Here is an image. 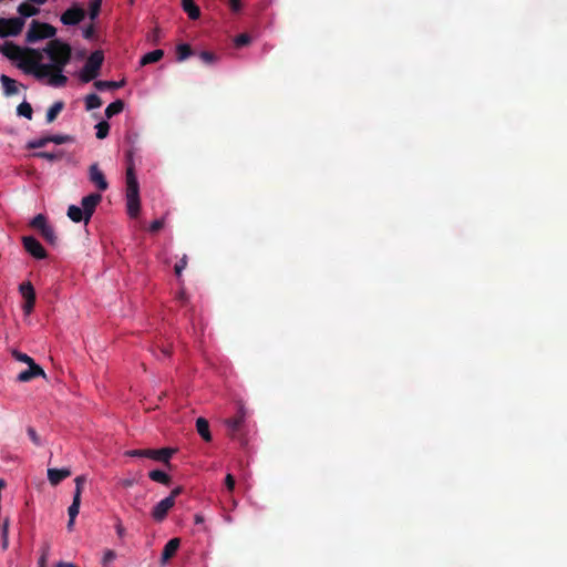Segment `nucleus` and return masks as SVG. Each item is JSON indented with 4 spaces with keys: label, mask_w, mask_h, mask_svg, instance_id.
Masks as SVG:
<instances>
[{
    "label": "nucleus",
    "mask_w": 567,
    "mask_h": 567,
    "mask_svg": "<svg viewBox=\"0 0 567 567\" xmlns=\"http://www.w3.org/2000/svg\"><path fill=\"white\" fill-rule=\"evenodd\" d=\"M43 52L48 55L51 63H41L42 54L39 50L27 48L29 58L21 65L25 73L32 74L38 80L45 79L52 68H65L72 58V49L68 43L53 39L47 43Z\"/></svg>",
    "instance_id": "1"
},
{
    "label": "nucleus",
    "mask_w": 567,
    "mask_h": 567,
    "mask_svg": "<svg viewBox=\"0 0 567 567\" xmlns=\"http://www.w3.org/2000/svg\"><path fill=\"white\" fill-rule=\"evenodd\" d=\"M126 208L132 218H136L141 210L140 185L132 163L126 168Z\"/></svg>",
    "instance_id": "2"
},
{
    "label": "nucleus",
    "mask_w": 567,
    "mask_h": 567,
    "mask_svg": "<svg viewBox=\"0 0 567 567\" xmlns=\"http://www.w3.org/2000/svg\"><path fill=\"white\" fill-rule=\"evenodd\" d=\"M104 61V54L103 51L96 50L90 54L87 60L85 61L84 66L82 68L80 72V80L84 83H89L93 80H95L99 74L101 66Z\"/></svg>",
    "instance_id": "3"
},
{
    "label": "nucleus",
    "mask_w": 567,
    "mask_h": 567,
    "mask_svg": "<svg viewBox=\"0 0 567 567\" xmlns=\"http://www.w3.org/2000/svg\"><path fill=\"white\" fill-rule=\"evenodd\" d=\"M176 452L175 449L163 447L159 450L154 449H143V450H131L126 453V455L131 457H147L157 462H162L167 466H171L169 460L173 454Z\"/></svg>",
    "instance_id": "4"
},
{
    "label": "nucleus",
    "mask_w": 567,
    "mask_h": 567,
    "mask_svg": "<svg viewBox=\"0 0 567 567\" xmlns=\"http://www.w3.org/2000/svg\"><path fill=\"white\" fill-rule=\"evenodd\" d=\"M55 33L56 30L51 24L33 20L27 32L25 40L29 43H34L43 39H51Z\"/></svg>",
    "instance_id": "5"
},
{
    "label": "nucleus",
    "mask_w": 567,
    "mask_h": 567,
    "mask_svg": "<svg viewBox=\"0 0 567 567\" xmlns=\"http://www.w3.org/2000/svg\"><path fill=\"white\" fill-rule=\"evenodd\" d=\"M24 27L22 18H0V37H16L21 33Z\"/></svg>",
    "instance_id": "6"
},
{
    "label": "nucleus",
    "mask_w": 567,
    "mask_h": 567,
    "mask_svg": "<svg viewBox=\"0 0 567 567\" xmlns=\"http://www.w3.org/2000/svg\"><path fill=\"white\" fill-rule=\"evenodd\" d=\"M19 291L24 299L23 311L30 315L35 306V290L30 281H25L20 285Z\"/></svg>",
    "instance_id": "7"
},
{
    "label": "nucleus",
    "mask_w": 567,
    "mask_h": 567,
    "mask_svg": "<svg viewBox=\"0 0 567 567\" xmlns=\"http://www.w3.org/2000/svg\"><path fill=\"white\" fill-rule=\"evenodd\" d=\"M102 202V195L100 193H92L84 196L81 200V208L86 214L85 224H89L93 216L97 205Z\"/></svg>",
    "instance_id": "8"
},
{
    "label": "nucleus",
    "mask_w": 567,
    "mask_h": 567,
    "mask_svg": "<svg viewBox=\"0 0 567 567\" xmlns=\"http://www.w3.org/2000/svg\"><path fill=\"white\" fill-rule=\"evenodd\" d=\"M22 244L25 251L29 252L32 257L37 259H44L47 257L45 249L37 238L32 236H24L22 238Z\"/></svg>",
    "instance_id": "9"
},
{
    "label": "nucleus",
    "mask_w": 567,
    "mask_h": 567,
    "mask_svg": "<svg viewBox=\"0 0 567 567\" xmlns=\"http://www.w3.org/2000/svg\"><path fill=\"white\" fill-rule=\"evenodd\" d=\"M89 181L95 185L100 192H105L109 188V183L104 173L101 171L97 163H93L89 167Z\"/></svg>",
    "instance_id": "10"
},
{
    "label": "nucleus",
    "mask_w": 567,
    "mask_h": 567,
    "mask_svg": "<svg viewBox=\"0 0 567 567\" xmlns=\"http://www.w3.org/2000/svg\"><path fill=\"white\" fill-rule=\"evenodd\" d=\"M85 18L84 9L73 6L65 10L61 16V22L64 25H76Z\"/></svg>",
    "instance_id": "11"
},
{
    "label": "nucleus",
    "mask_w": 567,
    "mask_h": 567,
    "mask_svg": "<svg viewBox=\"0 0 567 567\" xmlns=\"http://www.w3.org/2000/svg\"><path fill=\"white\" fill-rule=\"evenodd\" d=\"M245 415H246V413H245L244 406L240 405L238 408L236 415L226 420L225 423L227 425L228 434L230 437H233V439L237 437V433L240 431V429L244 424Z\"/></svg>",
    "instance_id": "12"
},
{
    "label": "nucleus",
    "mask_w": 567,
    "mask_h": 567,
    "mask_svg": "<svg viewBox=\"0 0 567 567\" xmlns=\"http://www.w3.org/2000/svg\"><path fill=\"white\" fill-rule=\"evenodd\" d=\"M173 507L172 497H165L153 507L151 515L155 522L161 523L167 517Z\"/></svg>",
    "instance_id": "13"
},
{
    "label": "nucleus",
    "mask_w": 567,
    "mask_h": 567,
    "mask_svg": "<svg viewBox=\"0 0 567 567\" xmlns=\"http://www.w3.org/2000/svg\"><path fill=\"white\" fill-rule=\"evenodd\" d=\"M2 53L11 60L22 59L23 61L20 64V66L24 64L25 60L29 58L27 49L23 51L19 45L12 42H7L4 44V47L2 48Z\"/></svg>",
    "instance_id": "14"
},
{
    "label": "nucleus",
    "mask_w": 567,
    "mask_h": 567,
    "mask_svg": "<svg viewBox=\"0 0 567 567\" xmlns=\"http://www.w3.org/2000/svg\"><path fill=\"white\" fill-rule=\"evenodd\" d=\"M29 368L24 371H21L17 380L19 382H29L38 377H45L44 370L37 363L28 365Z\"/></svg>",
    "instance_id": "15"
},
{
    "label": "nucleus",
    "mask_w": 567,
    "mask_h": 567,
    "mask_svg": "<svg viewBox=\"0 0 567 567\" xmlns=\"http://www.w3.org/2000/svg\"><path fill=\"white\" fill-rule=\"evenodd\" d=\"M64 68H52V71L47 74L48 84L53 87H63L68 83V78L63 74Z\"/></svg>",
    "instance_id": "16"
},
{
    "label": "nucleus",
    "mask_w": 567,
    "mask_h": 567,
    "mask_svg": "<svg viewBox=\"0 0 567 567\" xmlns=\"http://www.w3.org/2000/svg\"><path fill=\"white\" fill-rule=\"evenodd\" d=\"M179 546H181L179 538L169 539L163 548L162 558H161L162 563H166L172 557H174L176 551L178 550Z\"/></svg>",
    "instance_id": "17"
},
{
    "label": "nucleus",
    "mask_w": 567,
    "mask_h": 567,
    "mask_svg": "<svg viewBox=\"0 0 567 567\" xmlns=\"http://www.w3.org/2000/svg\"><path fill=\"white\" fill-rule=\"evenodd\" d=\"M71 475V471L68 468H49L48 478L52 485L60 484L64 478Z\"/></svg>",
    "instance_id": "18"
},
{
    "label": "nucleus",
    "mask_w": 567,
    "mask_h": 567,
    "mask_svg": "<svg viewBox=\"0 0 567 567\" xmlns=\"http://www.w3.org/2000/svg\"><path fill=\"white\" fill-rule=\"evenodd\" d=\"M182 8L190 20H197L200 17V9L194 0H182Z\"/></svg>",
    "instance_id": "19"
},
{
    "label": "nucleus",
    "mask_w": 567,
    "mask_h": 567,
    "mask_svg": "<svg viewBox=\"0 0 567 567\" xmlns=\"http://www.w3.org/2000/svg\"><path fill=\"white\" fill-rule=\"evenodd\" d=\"M0 81L3 87L4 95L12 96L18 93V82L8 75H1Z\"/></svg>",
    "instance_id": "20"
},
{
    "label": "nucleus",
    "mask_w": 567,
    "mask_h": 567,
    "mask_svg": "<svg viewBox=\"0 0 567 567\" xmlns=\"http://www.w3.org/2000/svg\"><path fill=\"white\" fill-rule=\"evenodd\" d=\"M196 430L198 432V434L202 436V439L206 442H210L212 441V433H210V430H209V423L206 419L204 417H198L196 420Z\"/></svg>",
    "instance_id": "21"
},
{
    "label": "nucleus",
    "mask_w": 567,
    "mask_h": 567,
    "mask_svg": "<svg viewBox=\"0 0 567 567\" xmlns=\"http://www.w3.org/2000/svg\"><path fill=\"white\" fill-rule=\"evenodd\" d=\"M66 215L73 223H85L86 214L76 205H70Z\"/></svg>",
    "instance_id": "22"
},
{
    "label": "nucleus",
    "mask_w": 567,
    "mask_h": 567,
    "mask_svg": "<svg viewBox=\"0 0 567 567\" xmlns=\"http://www.w3.org/2000/svg\"><path fill=\"white\" fill-rule=\"evenodd\" d=\"M63 107H64V103L62 101L54 102L47 111V115H45L47 122L52 123L58 117V115L61 113Z\"/></svg>",
    "instance_id": "23"
},
{
    "label": "nucleus",
    "mask_w": 567,
    "mask_h": 567,
    "mask_svg": "<svg viewBox=\"0 0 567 567\" xmlns=\"http://www.w3.org/2000/svg\"><path fill=\"white\" fill-rule=\"evenodd\" d=\"M148 477L154 482H157V483H161V484H164L167 486L172 483L171 476L161 470L151 471L148 473Z\"/></svg>",
    "instance_id": "24"
},
{
    "label": "nucleus",
    "mask_w": 567,
    "mask_h": 567,
    "mask_svg": "<svg viewBox=\"0 0 567 567\" xmlns=\"http://www.w3.org/2000/svg\"><path fill=\"white\" fill-rule=\"evenodd\" d=\"M123 85H124V81L116 82V81L97 80L94 82V86L99 91L117 90V89L122 87Z\"/></svg>",
    "instance_id": "25"
},
{
    "label": "nucleus",
    "mask_w": 567,
    "mask_h": 567,
    "mask_svg": "<svg viewBox=\"0 0 567 567\" xmlns=\"http://www.w3.org/2000/svg\"><path fill=\"white\" fill-rule=\"evenodd\" d=\"M163 56H164V51L163 50H161V49L153 50V51L146 53L141 59V65H146V64L155 63V62L159 61Z\"/></svg>",
    "instance_id": "26"
},
{
    "label": "nucleus",
    "mask_w": 567,
    "mask_h": 567,
    "mask_svg": "<svg viewBox=\"0 0 567 567\" xmlns=\"http://www.w3.org/2000/svg\"><path fill=\"white\" fill-rule=\"evenodd\" d=\"M18 12L21 16L20 18L23 19L37 16L40 12V10L30 3L23 2L19 4Z\"/></svg>",
    "instance_id": "27"
},
{
    "label": "nucleus",
    "mask_w": 567,
    "mask_h": 567,
    "mask_svg": "<svg viewBox=\"0 0 567 567\" xmlns=\"http://www.w3.org/2000/svg\"><path fill=\"white\" fill-rule=\"evenodd\" d=\"M124 110V102L122 100H116L107 105L105 109V116L107 118L113 117L116 114H120Z\"/></svg>",
    "instance_id": "28"
},
{
    "label": "nucleus",
    "mask_w": 567,
    "mask_h": 567,
    "mask_svg": "<svg viewBox=\"0 0 567 567\" xmlns=\"http://www.w3.org/2000/svg\"><path fill=\"white\" fill-rule=\"evenodd\" d=\"M193 50L189 44L182 43L176 48L177 61H184L193 55Z\"/></svg>",
    "instance_id": "29"
},
{
    "label": "nucleus",
    "mask_w": 567,
    "mask_h": 567,
    "mask_svg": "<svg viewBox=\"0 0 567 567\" xmlns=\"http://www.w3.org/2000/svg\"><path fill=\"white\" fill-rule=\"evenodd\" d=\"M101 105H102V100H101V97L97 94L91 93V94L86 95V97H85V107H86L87 111L97 109Z\"/></svg>",
    "instance_id": "30"
},
{
    "label": "nucleus",
    "mask_w": 567,
    "mask_h": 567,
    "mask_svg": "<svg viewBox=\"0 0 567 567\" xmlns=\"http://www.w3.org/2000/svg\"><path fill=\"white\" fill-rule=\"evenodd\" d=\"M17 113L20 116H23V117H25L28 120H31L32 118V114H33V110H32L31 104L24 101V102H22V103H20L18 105Z\"/></svg>",
    "instance_id": "31"
},
{
    "label": "nucleus",
    "mask_w": 567,
    "mask_h": 567,
    "mask_svg": "<svg viewBox=\"0 0 567 567\" xmlns=\"http://www.w3.org/2000/svg\"><path fill=\"white\" fill-rule=\"evenodd\" d=\"M42 237L51 245H55L58 241V237L55 235L54 228L48 225L42 231Z\"/></svg>",
    "instance_id": "32"
},
{
    "label": "nucleus",
    "mask_w": 567,
    "mask_h": 567,
    "mask_svg": "<svg viewBox=\"0 0 567 567\" xmlns=\"http://www.w3.org/2000/svg\"><path fill=\"white\" fill-rule=\"evenodd\" d=\"M96 128V137L99 140H103L109 135L110 124L106 121H102L95 125Z\"/></svg>",
    "instance_id": "33"
},
{
    "label": "nucleus",
    "mask_w": 567,
    "mask_h": 567,
    "mask_svg": "<svg viewBox=\"0 0 567 567\" xmlns=\"http://www.w3.org/2000/svg\"><path fill=\"white\" fill-rule=\"evenodd\" d=\"M102 0H91L89 6V16L91 20L97 18L101 11Z\"/></svg>",
    "instance_id": "34"
},
{
    "label": "nucleus",
    "mask_w": 567,
    "mask_h": 567,
    "mask_svg": "<svg viewBox=\"0 0 567 567\" xmlns=\"http://www.w3.org/2000/svg\"><path fill=\"white\" fill-rule=\"evenodd\" d=\"M30 226L39 229L41 233L48 226L45 216L42 214L34 216L30 223Z\"/></svg>",
    "instance_id": "35"
},
{
    "label": "nucleus",
    "mask_w": 567,
    "mask_h": 567,
    "mask_svg": "<svg viewBox=\"0 0 567 567\" xmlns=\"http://www.w3.org/2000/svg\"><path fill=\"white\" fill-rule=\"evenodd\" d=\"M48 143H50L49 135L28 142L27 148H29V150L41 148V147H44Z\"/></svg>",
    "instance_id": "36"
},
{
    "label": "nucleus",
    "mask_w": 567,
    "mask_h": 567,
    "mask_svg": "<svg viewBox=\"0 0 567 567\" xmlns=\"http://www.w3.org/2000/svg\"><path fill=\"white\" fill-rule=\"evenodd\" d=\"M62 152H58V153H51V152H38L34 154V156L39 157V158H43V159H47V161H50V162H55V161H59L62 158Z\"/></svg>",
    "instance_id": "37"
},
{
    "label": "nucleus",
    "mask_w": 567,
    "mask_h": 567,
    "mask_svg": "<svg viewBox=\"0 0 567 567\" xmlns=\"http://www.w3.org/2000/svg\"><path fill=\"white\" fill-rule=\"evenodd\" d=\"M80 504H81V499H79V494L74 495L73 502L68 509L69 517H71L72 519H75V517L78 516L79 511H80Z\"/></svg>",
    "instance_id": "38"
},
{
    "label": "nucleus",
    "mask_w": 567,
    "mask_h": 567,
    "mask_svg": "<svg viewBox=\"0 0 567 567\" xmlns=\"http://www.w3.org/2000/svg\"><path fill=\"white\" fill-rule=\"evenodd\" d=\"M49 140H50V143L61 145V144L72 142L73 137L71 135L55 134V135H49Z\"/></svg>",
    "instance_id": "39"
},
{
    "label": "nucleus",
    "mask_w": 567,
    "mask_h": 567,
    "mask_svg": "<svg viewBox=\"0 0 567 567\" xmlns=\"http://www.w3.org/2000/svg\"><path fill=\"white\" fill-rule=\"evenodd\" d=\"M2 549L6 550L9 546V519L3 522L1 528Z\"/></svg>",
    "instance_id": "40"
},
{
    "label": "nucleus",
    "mask_w": 567,
    "mask_h": 567,
    "mask_svg": "<svg viewBox=\"0 0 567 567\" xmlns=\"http://www.w3.org/2000/svg\"><path fill=\"white\" fill-rule=\"evenodd\" d=\"M12 357L20 362L27 363L28 365L35 363V361L29 357L27 353L20 352L18 350L12 351Z\"/></svg>",
    "instance_id": "41"
},
{
    "label": "nucleus",
    "mask_w": 567,
    "mask_h": 567,
    "mask_svg": "<svg viewBox=\"0 0 567 567\" xmlns=\"http://www.w3.org/2000/svg\"><path fill=\"white\" fill-rule=\"evenodd\" d=\"M116 558V553L113 549H106L102 558V566L109 567V565Z\"/></svg>",
    "instance_id": "42"
},
{
    "label": "nucleus",
    "mask_w": 567,
    "mask_h": 567,
    "mask_svg": "<svg viewBox=\"0 0 567 567\" xmlns=\"http://www.w3.org/2000/svg\"><path fill=\"white\" fill-rule=\"evenodd\" d=\"M251 41V38L247 34V33H241V34H238L234 42H235V45L237 48H241V47H245L247 44H249Z\"/></svg>",
    "instance_id": "43"
},
{
    "label": "nucleus",
    "mask_w": 567,
    "mask_h": 567,
    "mask_svg": "<svg viewBox=\"0 0 567 567\" xmlns=\"http://www.w3.org/2000/svg\"><path fill=\"white\" fill-rule=\"evenodd\" d=\"M49 554H50V545L44 544L42 547V550H41V556L38 561L39 567H45Z\"/></svg>",
    "instance_id": "44"
},
{
    "label": "nucleus",
    "mask_w": 567,
    "mask_h": 567,
    "mask_svg": "<svg viewBox=\"0 0 567 567\" xmlns=\"http://www.w3.org/2000/svg\"><path fill=\"white\" fill-rule=\"evenodd\" d=\"M199 58L206 64H212L216 61V55L209 51H202Z\"/></svg>",
    "instance_id": "45"
},
{
    "label": "nucleus",
    "mask_w": 567,
    "mask_h": 567,
    "mask_svg": "<svg viewBox=\"0 0 567 567\" xmlns=\"http://www.w3.org/2000/svg\"><path fill=\"white\" fill-rule=\"evenodd\" d=\"M186 266H187V257L183 256V258L179 261H177L174 266V271L177 277H179L182 275V272L186 268Z\"/></svg>",
    "instance_id": "46"
},
{
    "label": "nucleus",
    "mask_w": 567,
    "mask_h": 567,
    "mask_svg": "<svg viewBox=\"0 0 567 567\" xmlns=\"http://www.w3.org/2000/svg\"><path fill=\"white\" fill-rule=\"evenodd\" d=\"M85 477L84 476H78L75 478V492H74V495H78L79 494V499H81V494H82V488H83V485L85 484Z\"/></svg>",
    "instance_id": "47"
},
{
    "label": "nucleus",
    "mask_w": 567,
    "mask_h": 567,
    "mask_svg": "<svg viewBox=\"0 0 567 567\" xmlns=\"http://www.w3.org/2000/svg\"><path fill=\"white\" fill-rule=\"evenodd\" d=\"M27 433L30 437V440L35 444V445H40L41 444V440H40V436L38 435L37 431L29 426L28 430H27Z\"/></svg>",
    "instance_id": "48"
},
{
    "label": "nucleus",
    "mask_w": 567,
    "mask_h": 567,
    "mask_svg": "<svg viewBox=\"0 0 567 567\" xmlns=\"http://www.w3.org/2000/svg\"><path fill=\"white\" fill-rule=\"evenodd\" d=\"M164 227V220L163 219H155L150 225V231L151 233H157Z\"/></svg>",
    "instance_id": "49"
},
{
    "label": "nucleus",
    "mask_w": 567,
    "mask_h": 567,
    "mask_svg": "<svg viewBox=\"0 0 567 567\" xmlns=\"http://www.w3.org/2000/svg\"><path fill=\"white\" fill-rule=\"evenodd\" d=\"M229 8L234 13L241 11L243 4L240 0H228Z\"/></svg>",
    "instance_id": "50"
},
{
    "label": "nucleus",
    "mask_w": 567,
    "mask_h": 567,
    "mask_svg": "<svg viewBox=\"0 0 567 567\" xmlns=\"http://www.w3.org/2000/svg\"><path fill=\"white\" fill-rule=\"evenodd\" d=\"M225 485L229 492H233L235 488V478L231 474H227L225 477Z\"/></svg>",
    "instance_id": "51"
},
{
    "label": "nucleus",
    "mask_w": 567,
    "mask_h": 567,
    "mask_svg": "<svg viewBox=\"0 0 567 567\" xmlns=\"http://www.w3.org/2000/svg\"><path fill=\"white\" fill-rule=\"evenodd\" d=\"M115 530L120 538H123L125 536V527L123 526L122 522L117 519V523L115 524Z\"/></svg>",
    "instance_id": "52"
},
{
    "label": "nucleus",
    "mask_w": 567,
    "mask_h": 567,
    "mask_svg": "<svg viewBox=\"0 0 567 567\" xmlns=\"http://www.w3.org/2000/svg\"><path fill=\"white\" fill-rule=\"evenodd\" d=\"M183 493V487L177 486L174 489H172L171 494L167 497H172V502L175 505L176 497Z\"/></svg>",
    "instance_id": "53"
},
{
    "label": "nucleus",
    "mask_w": 567,
    "mask_h": 567,
    "mask_svg": "<svg viewBox=\"0 0 567 567\" xmlns=\"http://www.w3.org/2000/svg\"><path fill=\"white\" fill-rule=\"evenodd\" d=\"M95 30L93 25H89L83 31V37L85 39H92L94 37Z\"/></svg>",
    "instance_id": "54"
},
{
    "label": "nucleus",
    "mask_w": 567,
    "mask_h": 567,
    "mask_svg": "<svg viewBox=\"0 0 567 567\" xmlns=\"http://www.w3.org/2000/svg\"><path fill=\"white\" fill-rule=\"evenodd\" d=\"M55 567H78V566L72 563L59 561L55 564Z\"/></svg>",
    "instance_id": "55"
},
{
    "label": "nucleus",
    "mask_w": 567,
    "mask_h": 567,
    "mask_svg": "<svg viewBox=\"0 0 567 567\" xmlns=\"http://www.w3.org/2000/svg\"><path fill=\"white\" fill-rule=\"evenodd\" d=\"M194 519H195V524H203L204 523V516L202 514H196Z\"/></svg>",
    "instance_id": "56"
},
{
    "label": "nucleus",
    "mask_w": 567,
    "mask_h": 567,
    "mask_svg": "<svg viewBox=\"0 0 567 567\" xmlns=\"http://www.w3.org/2000/svg\"><path fill=\"white\" fill-rule=\"evenodd\" d=\"M161 351L165 358H168L171 355V349L168 347H163Z\"/></svg>",
    "instance_id": "57"
},
{
    "label": "nucleus",
    "mask_w": 567,
    "mask_h": 567,
    "mask_svg": "<svg viewBox=\"0 0 567 567\" xmlns=\"http://www.w3.org/2000/svg\"><path fill=\"white\" fill-rule=\"evenodd\" d=\"M74 520L75 519H72L71 517H69V522H68V529L71 530L73 525H74Z\"/></svg>",
    "instance_id": "58"
},
{
    "label": "nucleus",
    "mask_w": 567,
    "mask_h": 567,
    "mask_svg": "<svg viewBox=\"0 0 567 567\" xmlns=\"http://www.w3.org/2000/svg\"><path fill=\"white\" fill-rule=\"evenodd\" d=\"M29 2L37 3L39 6L43 4L47 0H28Z\"/></svg>",
    "instance_id": "59"
},
{
    "label": "nucleus",
    "mask_w": 567,
    "mask_h": 567,
    "mask_svg": "<svg viewBox=\"0 0 567 567\" xmlns=\"http://www.w3.org/2000/svg\"><path fill=\"white\" fill-rule=\"evenodd\" d=\"M178 298H179V300L185 301V300H186V295H185V292H184V291H181V292H179V295H178Z\"/></svg>",
    "instance_id": "60"
}]
</instances>
